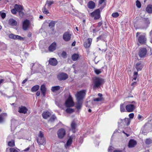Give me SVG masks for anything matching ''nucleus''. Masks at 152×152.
Instances as JSON below:
<instances>
[{"mask_svg": "<svg viewBox=\"0 0 152 152\" xmlns=\"http://www.w3.org/2000/svg\"><path fill=\"white\" fill-rule=\"evenodd\" d=\"M138 73L137 72H135L134 73V76H137Z\"/></svg>", "mask_w": 152, "mask_h": 152, "instance_id": "64", "label": "nucleus"}, {"mask_svg": "<svg viewBox=\"0 0 152 152\" xmlns=\"http://www.w3.org/2000/svg\"><path fill=\"white\" fill-rule=\"evenodd\" d=\"M78 58L79 55L78 54H74L72 56V59L73 61H76L77 60Z\"/></svg>", "mask_w": 152, "mask_h": 152, "instance_id": "33", "label": "nucleus"}, {"mask_svg": "<svg viewBox=\"0 0 152 152\" xmlns=\"http://www.w3.org/2000/svg\"><path fill=\"white\" fill-rule=\"evenodd\" d=\"M106 37L107 35L103 33L101 35L97 38V41H98L99 40L105 41L106 40Z\"/></svg>", "mask_w": 152, "mask_h": 152, "instance_id": "21", "label": "nucleus"}, {"mask_svg": "<svg viewBox=\"0 0 152 152\" xmlns=\"http://www.w3.org/2000/svg\"><path fill=\"white\" fill-rule=\"evenodd\" d=\"M39 88V86L38 85H36L33 86L31 88L32 92H36L37 91Z\"/></svg>", "mask_w": 152, "mask_h": 152, "instance_id": "30", "label": "nucleus"}, {"mask_svg": "<svg viewBox=\"0 0 152 152\" xmlns=\"http://www.w3.org/2000/svg\"><path fill=\"white\" fill-rule=\"evenodd\" d=\"M66 134L65 130L63 128L59 129L58 133V137L60 139L63 138Z\"/></svg>", "mask_w": 152, "mask_h": 152, "instance_id": "8", "label": "nucleus"}, {"mask_svg": "<svg viewBox=\"0 0 152 152\" xmlns=\"http://www.w3.org/2000/svg\"><path fill=\"white\" fill-rule=\"evenodd\" d=\"M8 23L9 25L13 26H16L17 24V21L12 18L9 19Z\"/></svg>", "mask_w": 152, "mask_h": 152, "instance_id": "23", "label": "nucleus"}, {"mask_svg": "<svg viewBox=\"0 0 152 152\" xmlns=\"http://www.w3.org/2000/svg\"><path fill=\"white\" fill-rule=\"evenodd\" d=\"M7 82V80L6 79H1L0 80V85L1 83Z\"/></svg>", "mask_w": 152, "mask_h": 152, "instance_id": "48", "label": "nucleus"}, {"mask_svg": "<svg viewBox=\"0 0 152 152\" xmlns=\"http://www.w3.org/2000/svg\"><path fill=\"white\" fill-rule=\"evenodd\" d=\"M15 9H16L17 11L19 12L22 11L23 10L22 7L20 5H18L16 4L15 6Z\"/></svg>", "mask_w": 152, "mask_h": 152, "instance_id": "27", "label": "nucleus"}, {"mask_svg": "<svg viewBox=\"0 0 152 152\" xmlns=\"http://www.w3.org/2000/svg\"><path fill=\"white\" fill-rule=\"evenodd\" d=\"M145 144L147 145H149L152 143V140L150 138L146 139L145 141Z\"/></svg>", "mask_w": 152, "mask_h": 152, "instance_id": "35", "label": "nucleus"}, {"mask_svg": "<svg viewBox=\"0 0 152 152\" xmlns=\"http://www.w3.org/2000/svg\"><path fill=\"white\" fill-rule=\"evenodd\" d=\"M135 67L137 71H139L141 70L143 67V66L141 62L140 61L137 63Z\"/></svg>", "mask_w": 152, "mask_h": 152, "instance_id": "19", "label": "nucleus"}, {"mask_svg": "<svg viewBox=\"0 0 152 152\" xmlns=\"http://www.w3.org/2000/svg\"><path fill=\"white\" fill-rule=\"evenodd\" d=\"M102 24V22L101 21L98 23V26L99 27Z\"/></svg>", "mask_w": 152, "mask_h": 152, "instance_id": "57", "label": "nucleus"}, {"mask_svg": "<svg viewBox=\"0 0 152 152\" xmlns=\"http://www.w3.org/2000/svg\"><path fill=\"white\" fill-rule=\"evenodd\" d=\"M1 18L3 19L4 18L6 17V14L4 12L2 13H1Z\"/></svg>", "mask_w": 152, "mask_h": 152, "instance_id": "56", "label": "nucleus"}, {"mask_svg": "<svg viewBox=\"0 0 152 152\" xmlns=\"http://www.w3.org/2000/svg\"><path fill=\"white\" fill-rule=\"evenodd\" d=\"M18 12L19 15L20 17H22L24 15V13L22 11H21Z\"/></svg>", "mask_w": 152, "mask_h": 152, "instance_id": "52", "label": "nucleus"}, {"mask_svg": "<svg viewBox=\"0 0 152 152\" xmlns=\"http://www.w3.org/2000/svg\"><path fill=\"white\" fill-rule=\"evenodd\" d=\"M38 137H39L38 138L44 137V134L42 131H39L38 134Z\"/></svg>", "mask_w": 152, "mask_h": 152, "instance_id": "43", "label": "nucleus"}, {"mask_svg": "<svg viewBox=\"0 0 152 152\" xmlns=\"http://www.w3.org/2000/svg\"><path fill=\"white\" fill-rule=\"evenodd\" d=\"M25 38L22 37H21L18 35H15V39H18L20 40H24Z\"/></svg>", "mask_w": 152, "mask_h": 152, "instance_id": "37", "label": "nucleus"}, {"mask_svg": "<svg viewBox=\"0 0 152 152\" xmlns=\"http://www.w3.org/2000/svg\"><path fill=\"white\" fill-rule=\"evenodd\" d=\"M92 42V39L88 38V40L84 42V45L86 48L89 47L91 45Z\"/></svg>", "mask_w": 152, "mask_h": 152, "instance_id": "16", "label": "nucleus"}, {"mask_svg": "<svg viewBox=\"0 0 152 152\" xmlns=\"http://www.w3.org/2000/svg\"><path fill=\"white\" fill-rule=\"evenodd\" d=\"M47 9V6H45V7L42 9V11L44 14H47L49 13Z\"/></svg>", "mask_w": 152, "mask_h": 152, "instance_id": "34", "label": "nucleus"}, {"mask_svg": "<svg viewBox=\"0 0 152 152\" xmlns=\"http://www.w3.org/2000/svg\"><path fill=\"white\" fill-rule=\"evenodd\" d=\"M142 117V115L140 114H139L138 116V118L139 120H140Z\"/></svg>", "mask_w": 152, "mask_h": 152, "instance_id": "59", "label": "nucleus"}, {"mask_svg": "<svg viewBox=\"0 0 152 152\" xmlns=\"http://www.w3.org/2000/svg\"><path fill=\"white\" fill-rule=\"evenodd\" d=\"M112 16L114 18H116L118 16L119 14L118 12L113 13L112 14Z\"/></svg>", "mask_w": 152, "mask_h": 152, "instance_id": "47", "label": "nucleus"}, {"mask_svg": "<svg viewBox=\"0 0 152 152\" xmlns=\"http://www.w3.org/2000/svg\"><path fill=\"white\" fill-rule=\"evenodd\" d=\"M37 142L39 145H43L45 143V138H37Z\"/></svg>", "mask_w": 152, "mask_h": 152, "instance_id": "17", "label": "nucleus"}, {"mask_svg": "<svg viewBox=\"0 0 152 152\" xmlns=\"http://www.w3.org/2000/svg\"><path fill=\"white\" fill-rule=\"evenodd\" d=\"M15 35L13 34H10L9 36V37L11 39H15Z\"/></svg>", "mask_w": 152, "mask_h": 152, "instance_id": "51", "label": "nucleus"}, {"mask_svg": "<svg viewBox=\"0 0 152 152\" xmlns=\"http://www.w3.org/2000/svg\"><path fill=\"white\" fill-rule=\"evenodd\" d=\"M71 34H70L69 32H66L63 34V39L66 42L69 41L71 39Z\"/></svg>", "mask_w": 152, "mask_h": 152, "instance_id": "7", "label": "nucleus"}, {"mask_svg": "<svg viewBox=\"0 0 152 152\" xmlns=\"http://www.w3.org/2000/svg\"><path fill=\"white\" fill-rule=\"evenodd\" d=\"M136 6L138 8H140L141 7V4L140 1L138 0H137L136 1Z\"/></svg>", "mask_w": 152, "mask_h": 152, "instance_id": "42", "label": "nucleus"}, {"mask_svg": "<svg viewBox=\"0 0 152 152\" xmlns=\"http://www.w3.org/2000/svg\"><path fill=\"white\" fill-rule=\"evenodd\" d=\"M29 24V20L26 19L23 23V28L24 30H27Z\"/></svg>", "mask_w": 152, "mask_h": 152, "instance_id": "13", "label": "nucleus"}, {"mask_svg": "<svg viewBox=\"0 0 152 152\" xmlns=\"http://www.w3.org/2000/svg\"><path fill=\"white\" fill-rule=\"evenodd\" d=\"M68 77V76L67 74L65 73H61L59 75L58 80H65Z\"/></svg>", "mask_w": 152, "mask_h": 152, "instance_id": "11", "label": "nucleus"}, {"mask_svg": "<svg viewBox=\"0 0 152 152\" xmlns=\"http://www.w3.org/2000/svg\"><path fill=\"white\" fill-rule=\"evenodd\" d=\"M40 94V92L39 91H38L36 93V95L37 96H39Z\"/></svg>", "mask_w": 152, "mask_h": 152, "instance_id": "61", "label": "nucleus"}, {"mask_svg": "<svg viewBox=\"0 0 152 152\" xmlns=\"http://www.w3.org/2000/svg\"><path fill=\"white\" fill-rule=\"evenodd\" d=\"M62 56L64 58H65L66 57V53L65 52L63 51L61 53Z\"/></svg>", "mask_w": 152, "mask_h": 152, "instance_id": "49", "label": "nucleus"}, {"mask_svg": "<svg viewBox=\"0 0 152 152\" xmlns=\"http://www.w3.org/2000/svg\"><path fill=\"white\" fill-rule=\"evenodd\" d=\"M124 121L126 122H127V125H128L129 124L130 121L128 118H125L124 119Z\"/></svg>", "mask_w": 152, "mask_h": 152, "instance_id": "54", "label": "nucleus"}, {"mask_svg": "<svg viewBox=\"0 0 152 152\" xmlns=\"http://www.w3.org/2000/svg\"><path fill=\"white\" fill-rule=\"evenodd\" d=\"M77 103L76 105V108L77 110L81 109L82 106V102L81 101L77 100Z\"/></svg>", "mask_w": 152, "mask_h": 152, "instance_id": "28", "label": "nucleus"}, {"mask_svg": "<svg viewBox=\"0 0 152 152\" xmlns=\"http://www.w3.org/2000/svg\"><path fill=\"white\" fill-rule=\"evenodd\" d=\"M140 34V33L139 32H137L136 33V37L138 41L141 44H145L147 40L145 34Z\"/></svg>", "mask_w": 152, "mask_h": 152, "instance_id": "1", "label": "nucleus"}, {"mask_svg": "<svg viewBox=\"0 0 152 152\" xmlns=\"http://www.w3.org/2000/svg\"><path fill=\"white\" fill-rule=\"evenodd\" d=\"M10 152H19V151L15 149L14 148H11L9 149Z\"/></svg>", "mask_w": 152, "mask_h": 152, "instance_id": "44", "label": "nucleus"}, {"mask_svg": "<svg viewBox=\"0 0 152 152\" xmlns=\"http://www.w3.org/2000/svg\"><path fill=\"white\" fill-rule=\"evenodd\" d=\"M104 79L99 77H95L93 80V88H97L104 83Z\"/></svg>", "mask_w": 152, "mask_h": 152, "instance_id": "2", "label": "nucleus"}, {"mask_svg": "<svg viewBox=\"0 0 152 152\" xmlns=\"http://www.w3.org/2000/svg\"><path fill=\"white\" fill-rule=\"evenodd\" d=\"M147 53L146 49L145 48H143L140 50L138 53V55L140 57H143L146 55Z\"/></svg>", "mask_w": 152, "mask_h": 152, "instance_id": "9", "label": "nucleus"}, {"mask_svg": "<svg viewBox=\"0 0 152 152\" xmlns=\"http://www.w3.org/2000/svg\"><path fill=\"white\" fill-rule=\"evenodd\" d=\"M56 117L54 115H53L51 116L50 119L48 121L50 122H53L56 119Z\"/></svg>", "mask_w": 152, "mask_h": 152, "instance_id": "36", "label": "nucleus"}, {"mask_svg": "<svg viewBox=\"0 0 152 152\" xmlns=\"http://www.w3.org/2000/svg\"><path fill=\"white\" fill-rule=\"evenodd\" d=\"M146 11L148 13H152V5H148L146 8Z\"/></svg>", "mask_w": 152, "mask_h": 152, "instance_id": "26", "label": "nucleus"}, {"mask_svg": "<svg viewBox=\"0 0 152 152\" xmlns=\"http://www.w3.org/2000/svg\"><path fill=\"white\" fill-rule=\"evenodd\" d=\"M14 135L13 134H11L8 136L7 140L10 141L12 140H14Z\"/></svg>", "mask_w": 152, "mask_h": 152, "instance_id": "38", "label": "nucleus"}, {"mask_svg": "<svg viewBox=\"0 0 152 152\" xmlns=\"http://www.w3.org/2000/svg\"><path fill=\"white\" fill-rule=\"evenodd\" d=\"M128 102L132 104L126 105L125 107L126 109L128 112H132L135 108L137 103L134 101L129 102Z\"/></svg>", "mask_w": 152, "mask_h": 152, "instance_id": "3", "label": "nucleus"}, {"mask_svg": "<svg viewBox=\"0 0 152 152\" xmlns=\"http://www.w3.org/2000/svg\"><path fill=\"white\" fill-rule=\"evenodd\" d=\"M66 112L68 113H71L74 111V110L71 108H67L66 110Z\"/></svg>", "mask_w": 152, "mask_h": 152, "instance_id": "40", "label": "nucleus"}, {"mask_svg": "<svg viewBox=\"0 0 152 152\" xmlns=\"http://www.w3.org/2000/svg\"><path fill=\"white\" fill-rule=\"evenodd\" d=\"M54 2L53 1H47L45 5V6H47L48 9H49L50 6L53 4Z\"/></svg>", "mask_w": 152, "mask_h": 152, "instance_id": "31", "label": "nucleus"}, {"mask_svg": "<svg viewBox=\"0 0 152 152\" xmlns=\"http://www.w3.org/2000/svg\"><path fill=\"white\" fill-rule=\"evenodd\" d=\"M94 72L97 75H98L100 74L101 72L100 69H95Z\"/></svg>", "mask_w": 152, "mask_h": 152, "instance_id": "50", "label": "nucleus"}, {"mask_svg": "<svg viewBox=\"0 0 152 152\" xmlns=\"http://www.w3.org/2000/svg\"><path fill=\"white\" fill-rule=\"evenodd\" d=\"M4 114H3L0 115V123L3 122L4 121Z\"/></svg>", "mask_w": 152, "mask_h": 152, "instance_id": "41", "label": "nucleus"}, {"mask_svg": "<svg viewBox=\"0 0 152 152\" xmlns=\"http://www.w3.org/2000/svg\"><path fill=\"white\" fill-rule=\"evenodd\" d=\"M102 99H103L102 98L99 97V98H95V99H94V101H95H95L98 102V101H101L102 100Z\"/></svg>", "mask_w": 152, "mask_h": 152, "instance_id": "46", "label": "nucleus"}, {"mask_svg": "<svg viewBox=\"0 0 152 152\" xmlns=\"http://www.w3.org/2000/svg\"><path fill=\"white\" fill-rule=\"evenodd\" d=\"M72 130L73 132L75 133L76 132V129L77 124L75 122L73 121L71 124Z\"/></svg>", "mask_w": 152, "mask_h": 152, "instance_id": "25", "label": "nucleus"}, {"mask_svg": "<svg viewBox=\"0 0 152 152\" xmlns=\"http://www.w3.org/2000/svg\"><path fill=\"white\" fill-rule=\"evenodd\" d=\"M90 16L92 17H94V19H99L100 16V11L99 9H97L90 14Z\"/></svg>", "mask_w": 152, "mask_h": 152, "instance_id": "5", "label": "nucleus"}, {"mask_svg": "<svg viewBox=\"0 0 152 152\" xmlns=\"http://www.w3.org/2000/svg\"><path fill=\"white\" fill-rule=\"evenodd\" d=\"M66 107H72L74 105V103L72 100V98L70 95H69L65 103Z\"/></svg>", "mask_w": 152, "mask_h": 152, "instance_id": "6", "label": "nucleus"}, {"mask_svg": "<svg viewBox=\"0 0 152 152\" xmlns=\"http://www.w3.org/2000/svg\"><path fill=\"white\" fill-rule=\"evenodd\" d=\"M40 90L41 91L42 93L43 94V96H45L46 91V88L45 85L43 84L40 87Z\"/></svg>", "mask_w": 152, "mask_h": 152, "instance_id": "24", "label": "nucleus"}, {"mask_svg": "<svg viewBox=\"0 0 152 152\" xmlns=\"http://www.w3.org/2000/svg\"><path fill=\"white\" fill-rule=\"evenodd\" d=\"M112 147L111 146L108 149V151L109 152H111V151L112 150Z\"/></svg>", "mask_w": 152, "mask_h": 152, "instance_id": "58", "label": "nucleus"}, {"mask_svg": "<svg viewBox=\"0 0 152 152\" xmlns=\"http://www.w3.org/2000/svg\"><path fill=\"white\" fill-rule=\"evenodd\" d=\"M28 110V109L26 107L21 106L19 107L18 112L20 113L25 114L27 113Z\"/></svg>", "mask_w": 152, "mask_h": 152, "instance_id": "10", "label": "nucleus"}, {"mask_svg": "<svg viewBox=\"0 0 152 152\" xmlns=\"http://www.w3.org/2000/svg\"><path fill=\"white\" fill-rule=\"evenodd\" d=\"M29 150V148H27L25 149V150H23V151H28Z\"/></svg>", "mask_w": 152, "mask_h": 152, "instance_id": "63", "label": "nucleus"}, {"mask_svg": "<svg viewBox=\"0 0 152 152\" xmlns=\"http://www.w3.org/2000/svg\"><path fill=\"white\" fill-rule=\"evenodd\" d=\"M51 90L52 91L54 92L57 91V86H53L52 87Z\"/></svg>", "mask_w": 152, "mask_h": 152, "instance_id": "45", "label": "nucleus"}, {"mask_svg": "<svg viewBox=\"0 0 152 152\" xmlns=\"http://www.w3.org/2000/svg\"><path fill=\"white\" fill-rule=\"evenodd\" d=\"M8 145L10 147H13L15 145V141L14 140H12L10 141H9L8 142Z\"/></svg>", "mask_w": 152, "mask_h": 152, "instance_id": "32", "label": "nucleus"}, {"mask_svg": "<svg viewBox=\"0 0 152 152\" xmlns=\"http://www.w3.org/2000/svg\"><path fill=\"white\" fill-rule=\"evenodd\" d=\"M86 91L82 90L77 92L75 95L77 100L81 101L86 95Z\"/></svg>", "mask_w": 152, "mask_h": 152, "instance_id": "4", "label": "nucleus"}, {"mask_svg": "<svg viewBox=\"0 0 152 152\" xmlns=\"http://www.w3.org/2000/svg\"><path fill=\"white\" fill-rule=\"evenodd\" d=\"M120 111L121 112L125 111V105L124 104H121L120 105Z\"/></svg>", "mask_w": 152, "mask_h": 152, "instance_id": "39", "label": "nucleus"}, {"mask_svg": "<svg viewBox=\"0 0 152 152\" xmlns=\"http://www.w3.org/2000/svg\"><path fill=\"white\" fill-rule=\"evenodd\" d=\"M49 21L50 22L49 23L48 26L51 29L52 31H53L54 30L53 28L56 23V21L50 20H49Z\"/></svg>", "mask_w": 152, "mask_h": 152, "instance_id": "18", "label": "nucleus"}, {"mask_svg": "<svg viewBox=\"0 0 152 152\" xmlns=\"http://www.w3.org/2000/svg\"><path fill=\"white\" fill-rule=\"evenodd\" d=\"M137 142L133 139H131L129 142L128 147L129 148H133L137 144Z\"/></svg>", "mask_w": 152, "mask_h": 152, "instance_id": "15", "label": "nucleus"}, {"mask_svg": "<svg viewBox=\"0 0 152 152\" xmlns=\"http://www.w3.org/2000/svg\"><path fill=\"white\" fill-rule=\"evenodd\" d=\"M129 116L130 118L132 119L134 117V114L133 113H131L129 114Z\"/></svg>", "mask_w": 152, "mask_h": 152, "instance_id": "55", "label": "nucleus"}, {"mask_svg": "<svg viewBox=\"0 0 152 152\" xmlns=\"http://www.w3.org/2000/svg\"><path fill=\"white\" fill-rule=\"evenodd\" d=\"M51 115V113L48 111L44 112L42 113V117L44 119H47L50 117Z\"/></svg>", "mask_w": 152, "mask_h": 152, "instance_id": "22", "label": "nucleus"}, {"mask_svg": "<svg viewBox=\"0 0 152 152\" xmlns=\"http://www.w3.org/2000/svg\"><path fill=\"white\" fill-rule=\"evenodd\" d=\"M87 6L90 9H94L95 7V4L94 1H90L88 3Z\"/></svg>", "mask_w": 152, "mask_h": 152, "instance_id": "20", "label": "nucleus"}, {"mask_svg": "<svg viewBox=\"0 0 152 152\" xmlns=\"http://www.w3.org/2000/svg\"><path fill=\"white\" fill-rule=\"evenodd\" d=\"M56 44L54 42H53L48 47V50L50 52H52L56 49Z\"/></svg>", "mask_w": 152, "mask_h": 152, "instance_id": "14", "label": "nucleus"}, {"mask_svg": "<svg viewBox=\"0 0 152 152\" xmlns=\"http://www.w3.org/2000/svg\"><path fill=\"white\" fill-rule=\"evenodd\" d=\"M104 0H99V3L100 4H102L104 1Z\"/></svg>", "mask_w": 152, "mask_h": 152, "instance_id": "60", "label": "nucleus"}, {"mask_svg": "<svg viewBox=\"0 0 152 152\" xmlns=\"http://www.w3.org/2000/svg\"><path fill=\"white\" fill-rule=\"evenodd\" d=\"M16 9L15 8L11 10L12 13L13 14H15L16 13Z\"/></svg>", "mask_w": 152, "mask_h": 152, "instance_id": "53", "label": "nucleus"}, {"mask_svg": "<svg viewBox=\"0 0 152 152\" xmlns=\"http://www.w3.org/2000/svg\"><path fill=\"white\" fill-rule=\"evenodd\" d=\"M72 138L71 136L69 137V139L67 140L66 143L65 145V146H69L72 144Z\"/></svg>", "mask_w": 152, "mask_h": 152, "instance_id": "29", "label": "nucleus"}, {"mask_svg": "<svg viewBox=\"0 0 152 152\" xmlns=\"http://www.w3.org/2000/svg\"><path fill=\"white\" fill-rule=\"evenodd\" d=\"M113 152H122L121 150H114Z\"/></svg>", "mask_w": 152, "mask_h": 152, "instance_id": "62", "label": "nucleus"}, {"mask_svg": "<svg viewBox=\"0 0 152 152\" xmlns=\"http://www.w3.org/2000/svg\"><path fill=\"white\" fill-rule=\"evenodd\" d=\"M48 62L50 65L55 66L57 64V60L55 58H51L49 60Z\"/></svg>", "mask_w": 152, "mask_h": 152, "instance_id": "12", "label": "nucleus"}]
</instances>
